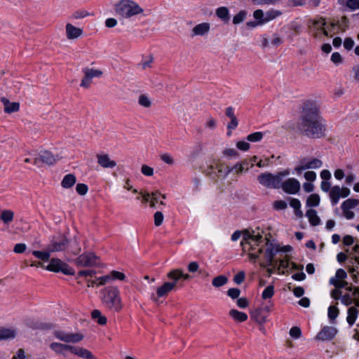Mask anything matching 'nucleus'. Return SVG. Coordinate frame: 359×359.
I'll return each mask as SVG.
<instances>
[{"mask_svg": "<svg viewBox=\"0 0 359 359\" xmlns=\"http://www.w3.org/2000/svg\"><path fill=\"white\" fill-rule=\"evenodd\" d=\"M75 263L79 266H93L99 264V257L93 252L84 253L77 257Z\"/></svg>", "mask_w": 359, "mask_h": 359, "instance_id": "7", "label": "nucleus"}, {"mask_svg": "<svg viewBox=\"0 0 359 359\" xmlns=\"http://www.w3.org/2000/svg\"><path fill=\"white\" fill-rule=\"evenodd\" d=\"M229 315L235 320L238 322H244L248 319V315L243 312L239 311L236 309H231L229 311Z\"/></svg>", "mask_w": 359, "mask_h": 359, "instance_id": "29", "label": "nucleus"}, {"mask_svg": "<svg viewBox=\"0 0 359 359\" xmlns=\"http://www.w3.org/2000/svg\"><path fill=\"white\" fill-rule=\"evenodd\" d=\"M27 246L25 243H17L13 248V252L17 254H20L26 250Z\"/></svg>", "mask_w": 359, "mask_h": 359, "instance_id": "59", "label": "nucleus"}, {"mask_svg": "<svg viewBox=\"0 0 359 359\" xmlns=\"http://www.w3.org/2000/svg\"><path fill=\"white\" fill-rule=\"evenodd\" d=\"M264 15L265 14L261 9H257L253 13V17L257 20V21L264 20Z\"/></svg>", "mask_w": 359, "mask_h": 359, "instance_id": "63", "label": "nucleus"}, {"mask_svg": "<svg viewBox=\"0 0 359 359\" xmlns=\"http://www.w3.org/2000/svg\"><path fill=\"white\" fill-rule=\"evenodd\" d=\"M216 15L224 23H228L230 20L229 11L227 7L222 6L216 9Z\"/></svg>", "mask_w": 359, "mask_h": 359, "instance_id": "23", "label": "nucleus"}, {"mask_svg": "<svg viewBox=\"0 0 359 359\" xmlns=\"http://www.w3.org/2000/svg\"><path fill=\"white\" fill-rule=\"evenodd\" d=\"M41 161L47 165H53L57 161L56 157L50 151L47 150L41 151L39 157L35 158L34 160V164L38 165L39 162Z\"/></svg>", "mask_w": 359, "mask_h": 359, "instance_id": "15", "label": "nucleus"}, {"mask_svg": "<svg viewBox=\"0 0 359 359\" xmlns=\"http://www.w3.org/2000/svg\"><path fill=\"white\" fill-rule=\"evenodd\" d=\"M264 15V18L263 21V24L269 22L272 20H274L277 17L281 15L282 13L278 10H270L266 12Z\"/></svg>", "mask_w": 359, "mask_h": 359, "instance_id": "34", "label": "nucleus"}, {"mask_svg": "<svg viewBox=\"0 0 359 359\" xmlns=\"http://www.w3.org/2000/svg\"><path fill=\"white\" fill-rule=\"evenodd\" d=\"M98 164L104 168H114L116 163L111 160L108 154H97Z\"/></svg>", "mask_w": 359, "mask_h": 359, "instance_id": "16", "label": "nucleus"}, {"mask_svg": "<svg viewBox=\"0 0 359 359\" xmlns=\"http://www.w3.org/2000/svg\"><path fill=\"white\" fill-rule=\"evenodd\" d=\"M269 241L268 240L266 242L267 247L266 249L263 248H259L257 252H252L249 254V257L250 259L255 260L259 257L261 254H264V260L259 263V265L262 268H266L268 266H276V264L278 263L277 260L274 259L276 255L279 252V248H274L273 245L271 243L269 244Z\"/></svg>", "mask_w": 359, "mask_h": 359, "instance_id": "3", "label": "nucleus"}, {"mask_svg": "<svg viewBox=\"0 0 359 359\" xmlns=\"http://www.w3.org/2000/svg\"><path fill=\"white\" fill-rule=\"evenodd\" d=\"M289 175V170L278 172L276 175L271 172H264L257 177V180L260 184L266 188L278 189H280L281 180Z\"/></svg>", "mask_w": 359, "mask_h": 359, "instance_id": "4", "label": "nucleus"}, {"mask_svg": "<svg viewBox=\"0 0 359 359\" xmlns=\"http://www.w3.org/2000/svg\"><path fill=\"white\" fill-rule=\"evenodd\" d=\"M76 351H74V355H78L84 359H96L95 355L88 349L76 346Z\"/></svg>", "mask_w": 359, "mask_h": 359, "instance_id": "26", "label": "nucleus"}, {"mask_svg": "<svg viewBox=\"0 0 359 359\" xmlns=\"http://www.w3.org/2000/svg\"><path fill=\"white\" fill-rule=\"evenodd\" d=\"M69 251L74 255H76L81 252V248L79 247V243L76 240H74L71 243Z\"/></svg>", "mask_w": 359, "mask_h": 359, "instance_id": "45", "label": "nucleus"}, {"mask_svg": "<svg viewBox=\"0 0 359 359\" xmlns=\"http://www.w3.org/2000/svg\"><path fill=\"white\" fill-rule=\"evenodd\" d=\"M15 337L14 330L0 327V340L13 339Z\"/></svg>", "mask_w": 359, "mask_h": 359, "instance_id": "30", "label": "nucleus"}, {"mask_svg": "<svg viewBox=\"0 0 359 359\" xmlns=\"http://www.w3.org/2000/svg\"><path fill=\"white\" fill-rule=\"evenodd\" d=\"M160 158L164 163L168 165H172L174 163L172 157L168 154H163L160 156Z\"/></svg>", "mask_w": 359, "mask_h": 359, "instance_id": "58", "label": "nucleus"}, {"mask_svg": "<svg viewBox=\"0 0 359 359\" xmlns=\"http://www.w3.org/2000/svg\"><path fill=\"white\" fill-rule=\"evenodd\" d=\"M238 125V121L237 118L236 117V118H231V121L227 124V129L229 130L227 133V135H231V130L236 129L237 128Z\"/></svg>", "mask_w": 359, "mask_h": 359, "instance_id": "48", "label": "nucleus"}, {"mask_svg": "<svg viewBox=\"0 0 359 359\" xmlns=\"http://www.w3.org/2000/svg\"><path fill=\"white\" fill-rule=\"evenodd\" d=\"M245 274L244 271H240L236 273L233 277V281L239 285L241 284L245 280Z\"/></svg>", "mask_w": 359, "mask_h": 359, "instance_id": "53", "label": "nucleus"}, {"mask_svg": "<svg viewBox=\"0 0 359 359\" xmlns=\"http://www.w3.org/2000/svg\"><path fill=\"white\" fill-rule=\"evenodd\" d=\"M264 134L262 132H255L248 135L246 137L247 140L252 142H257L262 140Z\"/></svg>", "mask_w": 359, "mask_h": 359, "instance_id": "38", "label": "nucleus"}, {"mask_svg": "<svg viewBox=\"0 0 359 359\" xmlns=\"http://www.w3.org/2000/svg\"><path fill=\"white\" fill-rule=\"evenodd\" d=\"M247 16V11L242 10L240 11L233 18V23L234 25H238L243 22Z\"/></svg>", "mask_w": 359, "mask_h": 359, "instance_id": "37", "label": "nucleus"}, {"mask_svg": "<svg viewBox=\"0 0 359 359\" xmlns=\"http://www.w3.org/2000/svg\"><path fill=\"white\" fill-rule=\"evenodd\" d=\"M138 103L142 107L149 108L151 105V102L148 96L146 95H140L138 98Z\"/></svg>", "mask_w": 359, "mask_h": 359, "instance_id": "39", "label": "nucleus"}, {"mask_svg": "<svg viewBox=\"0 0 359 359\" xmlns=\"http://www.w3.org/2000/svg\"><path fill=\"white\" fill-rule=\"evenodd\" d=\"M210 30V24L203 22L196 25L192 29L191 36H203L207 34Z\"/></svg>", "mask_w": 359, "mask_h": 359, "instance_id": "21", "label": "nucleus"}, {"mask_svg": "<svg viewBox=\"0 0 359 359\" xmlns=\"http://www.w3.org/2000/svg\"><path fill=\"white\" fill-rule=\"evenodd\" d=\"M274 294V287L271 285L267 286L262 294V297L264 299L271 298Z\"/></svg>", "mask_w": 359, "mask_h": 359, "instance_id": "41", "label": "nucleus"}, {"mask_svg": "<svg viewBox=\"0 0 359 359\" xmlns=\"http://www.w3.org/2000/svg\"><path fill=\"white\" fill-rule=\"evenodd\" d=\"M279 262V264L278 265V263L276 264V266L275 268L277 269V271L280 273V270L281 269H287L290 266V262L288 259H280L278 261Z\"/></svg>", "mask_w": 359, "mask_h": 359, "instance_id": "50", "label": "nucleus"}, {"mask_svg": "<svg viewBox=\"0 0 359 359\" xmlns=\"http://www.w3.org/2000/svg\"><path fill=\"white\" fill-rule=\"evenodd\" d=\"M236 147L241 151H248L250 145L248 142L244 141H239L236 143Z\"/></svg>", "mask_w": 359, "mask_h": 359, "instance_id": "62", "label": "nucleus"}, {"mask_svg": "<svg viewBox=\"0 0 359 359\" xmlns=\"http://www.w3.org/2000/svg\"><path fill=\"white\" fill-rule=\"evenodd\" d=\"M359 205V200L355 198H348L344 201L341 204V210H347L355 208Z\"/></svg>", "mask_w": 359, "mask_h": 359, "instance_id": "31", "label": "nucleus"}, {"mask_svg": "<svg viewBox=\"0 0 359 359\" xmlns=\"http://www.w3.org/2000/svg\"><path fill=\"white\" fill-rule=\"evenodd\" d=\"M323 165V162L318 158H312L307 160L304 158L300 161V165L295 168L297 173H301L302 171L307 169H316Z\"/></svg>", "mask_w": 359, "mask_h": 359, "instance_id": "12", "label": "nucleus"}, {"mask_svg": "<svg viewBox=\"0 0 359 359\" xmlns=\"http://www.w3.org/2000/svg\"><path fill=\"white\" fill-rule=\"evenodd\" d=\"M341 302L345 306H350L353 304V297H352L349 294H345L341 296Z\"/></svg>", "mask_w": 359, "mask_h": 359, "instance_id": "49", "label": "nucleus"}, {"mask_svg": "<svg viewBox=\"0 0 359 359\" xmlns=\"http://www.w3.org/2000/svg\"><path fill=\"white\" fill-rule=\"evenodd\" d=\"M50 251L48 249L46 251H39V250H34L32 251V255L38 258L39 259H41L43 262H47L49 260L50 257Z\"/></svg>", "mask_w": 359, "mask_h": 359, "instance_id": "33", "label": "nucleus"}, {"mask_svg": "<svg viewBox=\"0 0 359 359\" xmlns=\"http://www.w3.org/2000/svg\"><path fill=\"white\" fill-rule=\"evenodd\" d=\"M240 294L241 290L238 288L233 287L229 289L227 291V295L233 299L238 298Z\"/></svg>", "mask_w": 359, "mask_h": 359, "instance_id": "51", "label": "nucleus"}, {"mask_svg": "<svg viewBox=\"0 0 359 359\" xmlns=\"http://www.w3.org/2000/svg\"><path fill=\"white\" fill-rule=\"evenodd\" d=\"M115 11L125 18H130L144 11L139 4L131 0H121L116 4Z\"/></svg>", "mask_w": 359, "mask_h": 359, "instance_id": "5", "label": "nucleus"}, {"mask_svg": "<svg viewBox=\"0 0 359 359\" xmlns=\"http://www.w3.org/2000/svg\"><path fill=\"white\" fill-rule=\"evenodd\" d=\"M67 38L68 39H75L81 36L83 34V30L79 27L67 23L65 27Z\"/></svg>", "mask_w": 359, "mask_h": 359, "instance_id": "17", "label": "nucleus"}, {"mask_svg": "<svg viewBox=\"0 0 359 359\" xmlns=\"http://www.w3.org/2000/svg\"><path fill=\"white\" fill-rule=\"evenodd\" d=\"M354 41L351 38H346L344 41V47L345 49L350 50L354 46Z\"/></svg>", "mask_w": 359, "mask_h": 359, "instance_id": "60", "label": "nucleus"}, {"mask_svg": "<svg viewBox=\"0 0 359 359\" xmlns=\"http://www.w3.org/2000/svg\"><path fill=\"white\" fill-rule=\"evenodd\" d=\"M349 21L346 16H343L341 20L333 21L330 23L332 30L337 29V32H344L348 27Z\"/></svg>", "mask_w": 359, "mask_h": 359, "instance_id": "18", "label": "nucleus"}, {"mask_svg": "<svg viewBox=\"0 0 359 359\" xmlns=\"http://www.w3.org/2000/svg\"><path fill=\"white\" fill-rule=\"evenodd\" d=\"M346 6L351 10L359 8V0H347Z\"/></svg>", "mask_w": 359, "mask_h": 359, "instance_id": "56", "label": "nucleus"}, {"mask_svg": "<svg viewBox=\"0 0 359 359\" xmlns=\"http://www.w3.org/2000/svg\"><path fill=\"white\" fill-rule=\"evenodd\" d=\"M110 274L112 277V280L116 279L123 280L126 278V276L123 273L117 271H112Z\"/></svg>", "mask_w": 359, "mask_h": 359, "instance_id": "55", "label": "nucleus"}, {"mask_svg": "<svg viewBox=\"0 0 359 359\" xmlns=\"http://www.w3.org/2000/svg\"><path fill=\"white\" fill-rule=\"evenodd\" d=\"M346 321L350 326H352L358 316V310L356 307L351 306L348 309Z\"/></svg>", "mask_w": 359, "mask_h": 359, "instance_id": "28", "label": "nucleus"}, {"mask_svg": "<svg viewBox=\"0 0 359 359\" xmlns=\"http://www.w3.org/2000/svg\"><path fill=\"white\" fill-rule=\"evenodd\" d=\"M172 290H174L173 284L165 282L157 288L156 295L158 297H166Z\"/></svg>", "mask_w": 359, "mask_h": 359, "instance_id": "22", "label": "nucleus"}, {"mask_svg": "<svg viewBox=\"0 0 359 359\" xmlns=\"http://www.w3.org/2000/svg\"><path fill=\"white\" fill-rule=\"evenodd\" d=\"M341 187L339 186H334L330 191V198L332 205H335L341 197Z\"/></svg>", "mask_w": 359, "mask_h": 359, "instance_id": "25", "label": "nucleus"}, {"mask_svg": "<svg viewBox=\"0 0 359 359\" xmlns=\"http://www.w3.org/2000/svg\"><path fill=\"white\" fill-rule=\"evenodd\" d=\"M97 280H98L97 286L98 285H104L107 283H109L112 280V277L111 274L105 275L102 277H100L97 278Z\"/></svg>", "mask_w": 359, "mask_h": 359, "instance_id": "52", "label": "nucleus"}, {"mask_svg": "<svg viewBox=\"0 0 359 359\" xmlns=\"http://www.w3.org/2000/svg\"><path fill=\"white\" fill-rule=\"evenodd\" d=\"M280 183V189L288 194H296L301 188L299 182L295 178H288L285 181L283 180Z\"/></svg>", "mask_w": 359, "mask_h": 359, "instance_id": "10", "label": "nucleus"}, {"mask_svg": "<svg viewBox=\"0 0 359 359\" xmlns=\"http://www.w3.org/2000/svg\"><path fill=\"white\" fill-rule=\"evenodd\" d=\"M50 348L57 354H63V344L53 342L50 344Z\"/></svg>", "mask_w": 359, "mask_h": 359, "instance_id": "43", "label": "nucleus"}, {"mask_svg": "<svg viewBox=\"0 0 359 359\" xmlns=\"http://www.w3.org/2000/svg\"><path fill=\"white\" fill-rule=\"evenodd\" d=\"M290 335L293 339H299L302 336V330L300 327L294 326L290 330Z\"/></svg>", "mask_w": 359, "mask_h": 359, "instance_id": "46", "label": "nucleus"}, {"mask_svg": "<svg viewBox=\"0 0 359 359\" xmlns=\"http://www.w3.org/2000/svg\"><path fill=\"white\" fill-rule=\"evenodd\" d=\"M337 332L334 327L325 326L316 336V339L323 341H330L334 338Z\"/></svg>", "mask_w": 359, "mask_h": 359, "instance_id": "14", "label": "nucleus"}, {"mask_svg": "<svg viewBox=\"0 0 359 359\" xmlns=\"http://www.w3.org/2000/svg\"><path fill=\"white\" fill-rule=\"evenodd\" d=\"M163 221V215L161 212H156L154 214V224L156 226H159L162 224Z\"/></svg>", "mask_w": 359, "mask_h": 359, "instance_id": "54", "label": "nucleus"}, {"mask_svg": "<svg viewBox=\"0 0 359 359\" xmlns=\"http://www.w3.org/2000/svg\"><path fill=\"white\" fill-rule=\"evenodd\" d=\"M304 177L309 182H313L316 179V174L314 171H306Z\"/></svg>", "mask_w": 359, "mask_h": 359, "instance_id": "64", "label": "nucleus"}, {"mask_svg": "<svg viewBox=\"0 0 359 359\" xmlns=\"http://www.w3.org/2000/svg\"><path fill=\"white\" fill-rule=\"evenodd\" d=\"M250 317L259 324H263L266 321L267 315L264 313V310L258 308L252 311Z\"/></svg>", "mask_w": 359, "mask_h": 359, "instance_id": "20", "label": "nucleus"}, {"mask_svg": "<svg viewBox=\"0 0 359 359\" xmlns=\"http://www.w3.org/2000/svg\"><path fill=\"white\" fill-rule=\"evenodd\" d=\"M84 76L81 80V86L88 88L90 86L91 81L93 78L100 77L102 75V72L99 69H90L86 67L82 70Z\"/></svg>", "mask_w": 359, "mask_h": 359, "instance_id": "9", "label": "nucleus"}, {"mask_svg": "<svg viewBox=\"0 0 359 359\" xmlns=\"http://www.w3.org/2000/svg\"><path fill=\"white\" fill-rule=\"evenodd\" d=\"M225 172H224V176H226L228 175L231 172L233 171V170H235L236 173L238 174H241L242 173L244 170H243V168L242 167V165L241 164V163H236L233 167L232 168H230V167H226L225 168Z\"/></svg>", "mask_w": 359, "mask_h": 359, "instance_id": "40", "label": "nucleus"}, {"mask_svg": "<svg viewBox=\"0 0 359 359\" xmlns=\"http://www.w3.org/2000/svg\"><path fill=\"white\" fill-rule=\"evenodd\" d=\"M297 129L301 134L308 137L319 138L323 135L325 127L319 114V108L315 102L307 101L304 103L303 113L297 123Z\"/></svg>", "mask_w": 359, "mask_h": 359, "instance_id": "1", "label": "nucleus"}, {"mask_svg": "<svg viewBox=\"0 0 359 359\" xmlns=\"http://www.w3.org/2000/svg\"><path fill=\"white\" fill-rule=\"evenodd\" d=\"M69 242L65 236H60L57 238H53L48 245V250L50 252H61L68 248Z\"/></svg>", "mask_w": 359, "mask_h": 359, "instance_id": "8", "label": "nucleus"}, {"mask_svg": "<svg viewBox=\"0 0 359 359\" xmlns=\"http://www.w3.org/2000/svg\"><path fill=\"white\" fill-rule=\"evenodd\" d=\"M320 196L317 194H311L306 200V206L308 207H316L320 203Z\"/></svg>", "mask_w": 359, "mask_h": 359, "instance_id": "35", "label": "nucleus"}, {"mask_svg": "<svg viewBox=\"0 0 359 359\" xmlns=\"http://www.w3.org/2000/svg\"><path fill=\"white\" fill-rule=\"evenodd\" d=\"M1 102L4 106V111L7 114H11L16 112L20 109V104L18 102H11L7 98L2 97L1 99Z\"/></svg>", "mask_w": 359, "mask_h": 359, "instance_id": "19", "label": "nucleus"}, {"mask_svg": "<svg viewBox=\"0 0 359 359\" xmlns=\"http://www.w3.org/2000/svg\"><path fill=\"white\" fill-rule=\"evenodd\" d=\"M55 337L65 343H78L83 339V335L80 333H69L63 331H55Z\"/></svg>", "mask_w": 359, "mask_h": 359, "instance_id": "11", "label": "nucleus"}, {"mask_svg": "<svg viewBox=\"0 0 359 359\" xmlns=\"http://www.w3.org/2000/svg\"><path fill=\"white\" fill-rule=\"evenodd\" d=\"M48 271L55 273H62L65 275L70 276L74 274V270L67 264L57 258H52L50 263L45 267Z\"/></svg>", "mask_w": 359, "mask_h": 359, "instance_id": "6", "label": "nucleus"}, {"mask_svg": "<svg viewBox=\"0 0 359 359\" xmlns=\"http://www.w3.org/2000/svg\"><path fill=\"white\" fill-rule=\"evenodd\" d=\"M306 216L309 219V222L312 226H318L320 224V219L317 215V212L314 209H309L306 212Z\"/></svg>", "mask_w": 359, "mask_h": 359, "instance_id": "24", "label": "nucleus"}, {"mask_svg": "<svg viewBox=\"0 0 359 359\" xmlns=\"http://www.w3.org/2000/svg\"><path fill=\"white\" fill-rule=\"evenodd\" d=\"M104 306L110 311L118 313L123 309L120 291L117 287L107 286L100 292Z\"/></svg>", "mask_w": 359, "mask_h": 359, "instance_id": "2", "label": "nucleus"}, {"mask_svg": "<svg viewBox=\"0 0 359 359\" xmlns=\"http://www.w3.org/2000/svg\"><path fill=\"white\" fill-rule=\"evenodd\" d=\"M76 182V178L73 174L66 175L61 182V186L65 189L72 187Z\"/></svg>", "mask_w": 359, "mask_h": 359, "instance_id": "27", "label": "nucleus"}, {"mask_svg": "<svg viewBox=\"0 0 359 359\" xmlns=\"http://www.w3.org/2000/svg\"><path fill=\"white\" fill-rule=\"evenodd\" d=\"M228 281V278L225 276H216L212 280V285L215 287H219L224 285Z\"/></svg>", "mask_w": 359, "mask_h": 359, "instance_id": "36", "label": "nucleus"}, {"mask_svg": "<svg viewBox=\"0 0 359 359\" xmlns=\"http://www.w3.org/2000/svg\"><path fill=\"white\" fill-rule=\"evenodd\" d=\"M262 236L259 233L257 235H253L250 234V233H246L245 234V240L250 239L251 241H254L257 245H258L260 242L262 241Z\"/></svg>", "mask_w": 359, "mask_h": 359, "instance_id": "42", "label": "nucleus"}, {"mask_svg": "<svg viewBox=\"0 0 359 359\" xmlns=\"http://www.w3.org/2000/svg\"><path fill=\"white\" fill-rule=\"evenodd\" d=\"M141 171L146 176H152L154 174V169L147 165L142 166Z\"/></svg>", "mask_w": 359, "mask_h": 359, "instance_id": "61", "label": "nucleus"}, {"mask_svg": "<svg viewBox=\"0 0 359 359\" xmlns=\"http://www.w3.org/2000/svg\"><path fill=\"white\" fill-rule=\"evenodd\" d=\"M14 212L11 210H4L1 212L0 219L5 224H8L13 220Z\"/></svg>", "mask_w": 359, "mask_h": 359, "instance_id": "32", "label": "nucleus"}, {"mask_svg": "<svg viewBox=\"0 0 359 359\" xmlns=\"http://www.w3.org/2000/svg\"><path fill=\"white\" fill-rule=\"evenodd\" d=\"M88 190V187L86 184L79 183L76 184V192L81 195L84 196L87 194Z\"/></svg>", "mask_w": 359, "mask_h": 359, "instance_id": "47", "label": "nucleus"}, {"mask_svg": "<svg viewBox=\"0 0 359 359\" xmlns=\"http://www.w3.org/2000/svg\"><path fill=\"white\" fill-rule=\"evenodd\" d=\"M273 207L276 210H285L287 207V203L284 201L280 200V201H276L273 203Z\"/></svg>", "mask_w": 359, "mask_h": 359, "instance_id": "57", "label": "nucleus"}, {"mask_svg": "<svg viewBox=\"0 0 359 359\" xmlns=\"http://www.w3.org/2000/svg\"><path fill=\"white\" fill-rule=\"evenodd\" d=\"M167 277L171 280L169 283L173 284L174 288L177 285L179 281L181 279L189 280L191 278V276L188 273H184L181 269H175L171 270L168 273Z\"/></svg>", "mask_w": 359, "mask_h": 359, "instance_id": "13", "label": "nucleus"}, {"mask_svg": "<svg viewBox=\"0 0 359 359\" xmlns=\"http://www.w3.org/2000/svg\"><path fill=\"white\" fill-rule=\"evenodd\" d=\"M339 309L337 306H330L328 308V317L330 320H335L339 315Z\"/></svg>", "mask_w": 359, "mask_h": 359, "instance_id": "44", "label": "nucleus"}]
</instances>
